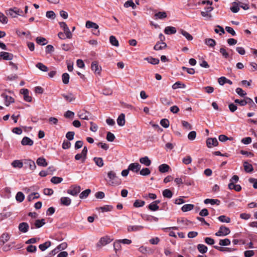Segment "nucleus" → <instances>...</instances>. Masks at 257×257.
Wrapping results in <instances>:
<instances>
[{"label":"nucleus","mask_w":257,"mask_h":257,"mask_svg":"<svg viewBox=\"0 0 257 257\" xmlns=\"http://www.w3.org/2000/svg\"><path fill=\"white\" fill-rule=\"evenodd\" d=\"M40 197V195L37 192L32 193L27 197L28 201L31 202L35 199H38Z\"/></svg>","instance_id":"c85d7f7f"},{"label":"nucleus","mask_w":257,"mask_h":257,"mask_svg":"<svg viewBox=\"0 0 257 257\" xmlns=\"http://www.w3.org/2000/svg\"><path fill=\"white\" fill-rule=\"evenodd\" d=\"M197 247L198 251L201 253H205L208 250L207 247L202 244H198Z\"/></svg>","instance_id":"c756f323"},{"label":"nucleus","mask_w":257,"mask_h":257,"mask_svg":"<svg viewBox=\"0 0 257 257\" xmlns=\"http://www.w3.org/2000/svg\"><path fill=\"white\" fill-rule=\"evenodd\" d=\"M63 97L69 102H71L75 99V96L71 93H69L68 94H63L62 95Z\"/></svg>","instance_id":"473e14b6"},{"label":"nucleus","mask_w":257,"mask_h":257,"mask_svg":"<svg viewBox=\"0 0 257 257\" xmlns=\"http://www.w3.org/2000/svg\"><path fill=\"white\" fill-rule=\"evenodd\" d=\"M2 96L5 98V104L8 106L11 103L14 102V99L7 94H3Z\"/></svg>","instance_id":"dca6fc26"},{"label":"nucleus","mask_w":257,"mask_h":257,"mask_svg":"<svg viewBox=\"0 0 257 257\" xmlns=\"http://www.w3.org/2000/svg\"><path fill=\"white\" fill-rule=\"evenodd\" d=\"M125 115L121 113L117 119V123L118 125L122 126L125 124Z\"/></svg>","instance_id":"a211bd4d"},{"label":"nucleus","mask_w":257,"mask_h":257,"mask_svg":"<svg viewBox=\"0 0 257 257\" xmlns=\"http://www.w3.org/2000/svg\"><path fill=\"white\" fill-rule=\"evenodd\" d=\"M230 232V231L229 228L222 225L220 227L219 230L215 233V235L217 236H226L229 234Z\"/></svg>","instance_id":"20e7f679"},{"label":"nucleus","mask_w":257,"mask_h":257,"mask_svg":"<svg viewBox=\"0 0 257 257\" xmlns=\"http://www.w3.org/2000/svg\"><path fill=\"white\" fill-rule=\"evenodd\" d=\"M160 124L163 127L168 128L169 126L170 122L168 119L164 118L160 121Z\"/></svg>","instance_id":"4d7b16f0"},{"label":"nucleus","mask_w":257,"mask_h":257,"mask_svg":"<svg viewBox=\"0 0 257 257\" xmlns=\"http://www.w3.org/2000/svg\"><path fill=\"white\" fill-rule=\"evenodd\" d=\"M63 181V178L59 177H53L51 179V182L55 184L61 183Z\"/></svg>","instance_id":"864d4df0"},{"label":"nucleus","mask_w":257,"mask_h":257,"mask_svg":"<svg viewBox=\"0 0 257 257\" xmlns=\"http://www.w3.org/2000/svg\"><path fill=\"white\" fill-rule=\"evenodd\" d=\"M91 192V190L90 189H87L85 190L82 192L80 195L79 197L81 199H84L88 197V196L89 195V194Z\"/></svg>","instance_id":"79ce46f5"},{"label":"nucleus","mask_w":257,"mask_h":257,"mask_svg":"<svg viewBox=\"0 0 257 257\" xmlns=\"http://www.w3.org/2000/svg\"><path fill=\"white\" fill-rule=\"evenodd\" d=\"M151 171L148 168H143L140 171V175L142 176H148L150 175Z\"/></svg>","instance_id":"052dcab7"},{"label":"nucleus","mask_w":257,"mask_h":257,"mask_svg":"<svg viewBox=\"0 0 257 257\" xmlns=\"http://www.w3.org/2000/svg\"><path fill=\"white\" fill-rule=\"evenodd\" d=\"M36 41L38 44H42V45H45L47 43L46 39L43 37H37Z\"/></svg>","instance_id":"3c124183"},{"label":"nucleus","mask_w":257,"mask_h":257,"mask_svg":"<svg viewBox=\"0 0 257 257\" xmlns=\"http://www.w3.org/2000/svg\"><path fill=\"white\" fill-rule=\"evenodd\" d=\"M8 20L7 17L2 13L0 12V22L4 24L8 23Z\"/></svg>","instance_id":"bf43d9fd"},{"label":"nucleus","mask_w":257,"mask_h":257,"mask_svg":"<svg viewBox=\"0 0 257 257\" xmlns=\"http://www.w3.org/2000/svg\"><path fill=\"white\" fill-rule=\"evenodd\" d=\"M60 202L62 205L69 206L71 203V200L67 197H63L60 199Z\"/></svg>","instance_id":"b1692460"},{"label":"nucleus","mask_w":257,"mask_h":257,"mask_svg":"<svg viewBox=\"0 0 257 257\" xmlns=\"http://www.w3.org/2000/svg\"><path fill=\"white\" fill-rule=\"evenodd\" d=\"M93 160L95 164L99 167H101L103 166V161L101 158L100 157H94Z\"/></svg>","instance_id":"e433bc0d"},{"label":"nucleus","mask_w":257,"mask_h":257,"mask_svg":"<svg viewBox=\"0 0 257 257\" xmlns=\"http://www.w3.org/2000/svg\"><path fill=\"white\" fill-rule=\"evenodd\" d=\"M232 6L230 8V10L232 13H237L239 10V7L238 4L236 2H233L232 3Z\"/></svg>","instance_id":"cd10ccee"},{"label":"nucleus","mask_w":257,"mask_h":257,"mask_svg":"<svg viewBox=\"0 0 257 257\" xmlns=\"http://www.w3.org/2000/svg\"><path fill=\"white\" fill-rule=\"evenodd\" d=\"M206 145L208 148H211L212 147H216L218 146V142L215 138H208L206 140Z\"/></svg>","instance_id":"9d476101"},{"label":"nucleus","mask_w":257,"mask_h":257,"mask_svg":"<svg viewBox=\"0 0 257 257\" xmlns=\"http://www.w3.org/2000/svg\"><path fill=\"white\" fill-rule=\"evenodd\" d=\"M139 161L141 164H144L146 166H149L151 164V160L147 156L141 158Z\"/></svg>","instance_id":"6ab92c4d"},{"label":"nucleus","mask_w":257,"mask_h":257,"mask_svg":"<svg viewBox=\"0 0 257 257\" xmlns=\"http://www.w3.org/2000/svg\"><path fill=\"white\" fill-rule=\"evenodd\" d=\"M230 244V241L228 238L220 239L219 242V244L221 246H226L229 245Z\"/></svg>","instance_id":"6e6d98bb"},{"label":"nucleus","mask_w":257,"mask_h":257,"mask_svg":"<svg viewBox=\"0 0 257 257\" xmlns=\"http://www.w3.org/2000/svg\"><path fill=\"white\" fill-rule=\"evenodd\" d=\"M87 148L86 147H84L80 154H77L75 156L76 160H79L81 159L82 163H84L86 159V156L87 153Z\"/></svg>","instance_id":"f03ea898"},{"label":"nucleus","mask_w":257,"mask_h":257,"mask_svg":"<svg viewBox=\"0 0 257 257\" xmlns=\"http://www.w3.org/2000/svg\"><path fill=\"white\" fill-rule=\"evenodd\" d=\"M36 163L39 166L41 167H46L48 165V163L46 162V159L44 157H39L37 159Z\"/></svg>","instance_id":"f3484780"},{"label":"nucleus","mask_w":257,"mask_h":257,"mask_svg":"<svg viewBox=\"0 0 257 257\" xmlns=\"http://www.w3.org/2000/svg\"><path fill=\"white\" fill-rule=\"evenodd\" d=\"M14 168H22L23 166V163L21 160H16L13 161L11 164Z\"/></svg>","instance_id":"a878e982"},{"label":"nucleus","mask_w":257,"mask_h":257,"mask_svg":"<svg viewBox=\"0 0 257 257\" xmlns=\"http://www.w3.org/2000/svg\"><path fill=\"white\" fill-rule=\"evenodd\" d=\"M14 58V55L7 52L2 51L0 52V60L3 59L4 60H11Z\"/></svg>","instance_id":"1a4fd4ad"},{"label":"nucleus","mask_w":257,"mask_h":257,"mask_svg":"<svg viewBox=\"0 0 257 257\" xmlns=\"http://www.w3.org/2000/svg\"><path fill=\"white\" fill-rule=\"evenodd\" d=\"M106 139L109 142H113L115 139V136L112 133L108 132L106 135Z\"/></svg>","instance_id":"338daca9"},{"label":"nucleus","mask_w":257,"mask_h":257,"mask_svg":"<svg viewBox=\"0 0 257 257\" xmlns=\"http://www.w3.org/2000/svg\"><path fill=\"white\" fill-rule=\"evenodd\" d=\"M10 239V235L8 233H4L1 237V241L3 242V244H4L5 242H7Z\"/></svg>","instance_id":"5fc2aeb1"},{"label":"nucleus","mask_w":257,"mask_h":257,"mask_svg":"<svg viewBox=\"0 0 257 257\" xmlns=\"http://www.w3.org/2000/svg\"><path fill=\"white\" fill-rule=\"evenodd\" d=\"M167 44L164 42H158L154 47L155 50L158 51L165 49L167 47Z\"/></svg>","instance_id":"412c9836"},{"label":"nucleus","mask_w":257,"mask_h":257,"mask_svg":"<svg viewBox=\"0 0 257 257\" xmlns=\"http://www.w3.org/2000/svg\"><path fill=\"white\" fill-rule=\"evenodd\" d=\"M80 191L81 188L79 186L72 185L67 190V192L69 194L75 196L80 193Z\"/></svg>","instance_id":"7ed1b4c3"},{"label":"nucleus","mask_w":257,"mask_h":257,"mask_svg":"<svg viewBox=\"0 0 257 257\" xmlns=\"http://www.w3.org/2000/svg\"><path fill=\"white\" fill-rule=\"evenodd\" d=\"M123 6L125 8H127L128 7H132L133 9H135L136 8V6L133 2V0H127V1L124 3Z\"/></svg>","instance_id":"f704fd0d"},{"label":"nucleus","mask_w":257,"mask_h":257,"mask_svg":"<svg viewBox=\"0 0 257 257\" xmlns=\"http://www.w3.org/2000/svg\"><path fill=\"white\" fill-rule=\"evenodd\" d=\"M109 41L110 44L114 46L118 47L119 46V42L114 36H110Z\"/></svg>","instance_id":"a19ab883"},{"label":"nucleus","mask_w":257,"mask_h":257,"mask_svg":"<svg viewBox=\"0 0 257 257\" xmlns=\"http://www.w3.org/2000/svg\"><path fill=\"white\" fill-rule=\"evenodd\" d=\"M204 203L206 204L210 203L211 205H219L220 203V201L218 199H206L204 200Z\"/></svg>","instance_id":"bb28decb"},{"label":"nucleus","mask_w":257,"mask_h":257,"mask_svg":"<svg viewBox=\"0 0 257 257\" xmlns=\"http://www.w3.org/2000/svg\"><path fill=\"white\" fill-rule=\"evenodd\" d=\"M45 224V219L36 220L35 222V226L36 228H40Z\"/></svg>","instance_id":"de8ad7c7"},{"label":"nucleus","mask_w":257,"mask_h":257,"mask_svg":"<svg viewBox=\"0 0 257 257\" xmlns=\"http://www.w3.org/2000/svg\"><path fill=\"white\" fill-rule=\"evenodd\" d=\"M169 166L166 164H162L159 167V171L162 173L168 172L169 170Z\"/></svg>","instance_id":"5701e85b"},{"label":"nucleus","mask_w":257,"mask_h":257,"mask_svg":"<svg viewBox=\"0 0 257 257\" xmlns=\"http://www.w3.org/2000/svg\"><path fill=\"white\" fill-rule=\"evenodd\" d=\"M36 67L43 72H47L48 71V67L41 62H39L36 64Z\"/></svg>","instance_id":"37998d69"},{"label":"nucleus","mask_w":257,"mask_h":257,"mask_svg":"<svg viewBox=\"0 0 257 257\" xmlns=\"http://www.w3.org/2000/svg\"><path fill=\"white\" fill-rule=\"evenodd\" d=\"M243 167L244 169L246 172L250 173L253 170V167L251 164L248 163L247 162H244L243 163Z\"/></svg>","instance_id":"393cba45"},{"label":"nucleus","mask_w":257,"mask_h":257,"mask_svg":"<svg viewBox=\"0 0 257 257\" xmlns=\"http://www.w3.org/2000/svg\"><path fill=\"white\" fill-rule=\"evenodd\" d=\"M160 100L163 104L166 105H170L172 104V102L166 97H162L160 98Z\"/></svg>","instance_id":"0e129e2a"},{"label":"nucleus","mask_w":257,"mask_h":257,"mask_svg":"<svg viewBox=\"0 0 257 257\" xmlns=\"http://www.w3.org/2000/svg\"><path fill=\"white\" fill-rule=\"evenodd\" d=\"M155 17L156 19H163L167 17V14L165 12H159L155 14Z\"/></svg>","instance_id":"4c0bfd02"},{"label":"nucleus","mask_w":257,"mask_h":257,"mask_svg":"<svg viewBox=\"0 0 257 257\" xmlns=\"http://www.w3.org/2000/svg\"><path fill=\"white\" fill-rule=\"evenodd\" d=\"M180 33L184 36L188 41H191L193 39V37L189 33L185 31L183 29L180 30Z\"/></svg>","instance_id":"72a5a7b5"},{"label":"nucleus","mask_w":257,"mask_h":257,"mask_svg":"<svg viewBox=\"0 0 257 257\" xmlns=\"http://www.w3.org/2000/svg\"><path fill=\"white\" fill-rule=\"evenodd\" d=\"M25 164L32 171H34L36 168L35 162L31 160H26Z\"/></svg>","instance_id":"4468645a"},{"label":"nucleus","mask_w":257,"mask_h":257,"mask_svg":"<svg viewBox=\"0 0 257 257\" xmlns=\"http://www.w3.org/2000/svg\"><path fill=\"white\" fill-rule=\"evenodd\" d=\"M218 219L221 222L229 223L230 222V218L225 215L219 216Z\"/></svg>","instance_id":"a18cd8bd"},{"label":"nucleus","mask_w":257,"mask_h":257,"mask_svg":"<svg viewBox=\"0 0 257 257\" xmlns=\"http://www.w3.org/2000/svg\"><path fill=\"white\" fill-rule=\"evenodd\" d=\"M196 137V133L195 131H191L190 132L188 135V138L189 140L193 141L195 140Z\"/></svg>","instance_id":"774afa93"},{"label":"nucleus","mask_w":257,"mask_h":257,"mask_svg":"<svg viewBox=\"0 0 257 257\" xmlns=\"http://www.w3.org/2000/svg\"><path fill=\"white\" fill-rule=\"evenodd\" d=\"M27 251L29 252L33 253L36 251L37 247L35 245H29L27 247Z\"/></svg>","instance_id":"e2e57ef3"},{"label":"nucleus","mask_w":257,"mask_h":257,"mask_svg":"<svg viewBox=\"0 0 257 257\" xmlns=\"http://www.w3.org/2000/svg\"><path fill=\"white\" fill-rule=\"evenodd\" d=\"M205 44L210 47H214L216 45V42L214 39L208 38L204 41Z\"/></svg>","instance_id":"7c9ffc66"},{"label":"nucleus","mask_w":257,"mask_h":257,"mask_svg":"<svg viewBox=\"0 0 257 257\" xmlns=\"http://www.w3.org/2000/svg\"><path fill=\"white\" fill-rule=\"evenodd\" d=\"M21 93L24 95V99L27 102H31L32 98V97L29 95V90L27 89H22L21 90Z\"/></svg>","instance_id":"ddd939ff"},{"label":"nucleus","mask_w":257,"mask_h":257,"mask_svg":"<svg viewBox=\"0 0 257 257\" xmlns=\"http://www.w3.org/2000/svg\"><path fill=\"white\" fill-rule=\"evenodd\" d=\"M148 208L151 211H155L159 209V206L158 205H156V203L155 202H153L149 205Z\"/></svg>","instance_id":"680f3d73"},{"label":"nucleus","mask_w":257,"mask_h":257,"mask_svg":"<svg viewBox=\"0 0 257 257\" xmlns=\"http://www.w3.org/2000/svg\"><path fill=\"white\" fill-rule=\"evenodd\" d=\"M78 116L82 119L88 120L91 118V113L85 110H80L78 112Z\"/></svg>","instance_id":"0eeeda50"},{"label":"nucleus","mask_w":257,"mask_h":257,"mask_svg":"<svg viewBox=\"0 0 257 257\" xmlns=\"http://www.w3.org/2000/svg\"><path fill=\"white\" fill-rule=\"evenodd\" d=\"M111 241V239L108 236L102 237L97 243L96 246L97 247H101L110 243Z\"/></svg>","instance_id":"423d86ee"},{"label":"nucleus","mask_w":257,"mask_h":257,"mask_svg":"<svg viewBox=\"0 0 257 257\" xmlns=\"http://www.w3.org/2000/svg\"><path fill=\"white\" fill-rule=\"evenodd\" d=\"M164 33L167 35L174 34L176 33V29L175 27L168 26L165 28Z\"/></svg>","instance_id":"aec40b11"},{"label":"nucleus","mask_w":257,"mask_h":257,"mask_svg":"<svg viewBox=\"0 0 257 257\" xmlns=\"http://www.w3.org/2000/svg\"><path fill=\"white\" fill-rule=\"evenodd\" d=\"M51 242L50 241H46L43 244L39 245V248L42 250L44 251L51 245Z\"/></svg>","instance_id":"2f4dec72"},{"label":"nucleus","mask_w":257,"mask_h":257,"mask_svg":"<svg viewBox=\"0 0 257 257\" xmlns=\"http://www.w3.org/2000/svg\"><path fill=\"white\" fill-rule=\"evenodd\" d=\"M85 27L88 29L93 28V29H95L97 31H96V32H94L93 34L96 36H98L99 35L100 32L99 30H98L99 26L96 23L92 22L90 21H87L86 22Z\"/></svg>","instance_id":"39448f33"},{"label":"nucleus","mask_w":257,"mask_h":257,"mask_svg":"<svg viewBox=\"0 0 257 257\" xmlns=\"http://www.w3.org/2000/svg\"><path fill=\"white\" fill-rule=\"evenodd\" d=\"M145 204V202L143 200H136L134 203V206L135 207H140L143 206Z\"/></svg>","instance_id":"603ef678"},{"label":"nucleus","mask_w":257,"mask_h":257,"mask_svg":"<svg viewBox=\"0 0 257 257\" xmlns=\"http://www.w3.org/2000/svg\"><path fill=\"white\" fill-rule=\"evenodd\" d=\"M163 195L164 197L171 198L173 196L172 192L168 189H166L163 191Z\"/></svg>","instance_id":"58836bf2"},{"label":"nucleus","mask_w":257,"mask_h":257,"mask_svg":"<svg viewBox=\"0 0 257 257\" xmlns=\"http://www.w3.org/2000/svg\"><path fill=\"white\" fill-rule=\"evenodd\" d=\"M62 78L63 83L64 84H67L69 83L70 77L68 73H63L62 76Z\"/></svg>","instance_id":"49530a36"},{"label":"nucleus","mask_w":257,"mask_h":257,"mask_svg":"<svg viewBox=\"0 0 257 257\" xmlns=\"http://www.w3.org/2000/svg\"><path fill=\"white\" fill-rule=\"evenodd\" d=\"M91 69L95 74L99 75L101 71V67L97 61H93L91 64Z\"/></svg>","instance_id":"6e6552de"},{"label":"nucleus","mask_w":257,"mask_h":257,"mask_svg":"<svg viewBox=\"0 0 257 257\" xmlns=\"http://www.w3.org/2000/svg\"><path fill=\"white\" fill-rule=\"evenodd\" d=\"M17 12L15 11V9H10L9 10H8L7 12V14L8 15L10 16L12 18H16L17 17Z\"/></svg>","instance_id":"13d9d810"},{"label":"nucleus","mask_w":257,"mask_h":257,"mask_svg":"<svg viewBox=\"0 0 257 257\" xmlns=\"http://www.w3.org/2000/svg\"><path fill=\"white\" fill-rule=\"evenodd\" d=\"M145 60H147L148 62L152 64L156 65L158 64L159 63V60L157 58H146L145 59Z\"/></svg>","instance_id":"c03bdc74"},{"label":"nucleus","mask_w":257,"mask_h":257,"mask_svg":"<svg viewBox=\"0 0 257 257\" xmlns=\"http://www.w3.org/2000/svg\"><path fill=\"white\" fill-rule=\"evenodd\" d=\"M143 228V226L141 225H130L127 227V231L129 232L137 231L141 230Z\"/></svg>","instance_id":"4be33fe9"},{"label":"nucleus","mask_w":257,"mask_h":257,"mask_svg":"<svg viewBox=\"0 0 257 257\" xmlns=\"http://www.w3.org/2000/svg\"><path fill=\"white\" fill-rule=\"evenodd\" d=\"M120 243H121V242L119 240H116L114 242L113 247L116 251L120 249V248H121Z\"/></svg>","instance_id":"69168bd1"},{"label":"nucleus","mask_w":257,"mask_h":257,"mask_svg":"<svg viewBox=\"0 0 257 257\" xmlns=\"http://www.w3.org/2000/svg\"><path fill=\"white\" fill-rule=\"evenodd\" d=\"M21 144L23 146H31L33 145L34 142L32 140L27 137L23 138L21 141Z\"/></svg>","instance_id":"2eb2a0df"},{"label":"nucleus","mask_w":257,"mask_h":257,"mask_svg":"<svg viewBox=\"0 0 257 257\" xmlns=\"http://www.w3.org/2000/svg\"><path fill=\"white\" fill-rule=\"evenodd\" d=\"M141 167V166L138 163H133L130 164L128 168L130 171L137 173L140 171Z\"/></svg>","instance_id":"9b49d317"},{"label":"nucleus","mask_w":257,"mask_h":257,"mask_svg":"<svg viewBox=\"0 0 257 257\" xmlns=\"http://www.w3.org/2000/svg\"><path fill=\"white\" fill-rule=\"evenodd\" d=\"M112 207L110 205H105L103 207H100L97 208V210H101L102 212H107L110 211Z\"/></svg>","instance_id":"8fccbe9b"},{"label":"nucleus","mask_w":257,"mask_h":257,"mask_svg":"<svg viewBox=\"0 0 257 257\" xmlns=\"http://www.w3.org/2000/svg\"><path fill=\"white\" fill-rule=\"evenodd\" d=\"M107 176L108 177V183L110 186H118L120 184L121 180L116 176V173L110 171L108 172Z\"/></svg>","instance_id":"f257e3e1"},{"label":"nucleus","mask_w":257,"mask_h":257,"mask_svg":"<svg viewBox=\"0 0 257 257\" xmlns=\"http://www.w3.org/2000/svg\"><path fill=\"white\" fill-rule=\"evenodd\" d=\"M19 230L22 233H26L28 232L29 228V225L27 222L20 223L18 226Z\"/></svg>","instance_id":"f8f14e48"},{"label":"nucleus","mask_w":257,"mask_h":257,"mask_svg":"<svg viewBox=\"0 0 257 257\" xmlns=\"http://www.w3.org/2000/svg\"><path fill=\"white\" fill-rule=\"evenodd\" d=\"M185 87L186 85L180 81L176 82L172 85V88L173 89H176L179 88H185Z\"/></svg>","instance_id":"09e8293b"},{"label":"nucleus","mask_w":257,"mask_h":257,"mask_svg":"<svg viewBox=\"0 0 257 257\" xmlns=\"http://www.w3.org/2000/svg\"><path fill=\"white\" fill-rule=\"evenodd\" d=\"M25 199V195L22 192H18L16 195V199L19 202H22Z\"/></svg>","instance_id":"c9c22d12"},{"label":"nucleus","mask_w":257,"mask_h":257,"mask_svg":"<svg viewBox=\"0 0 257 257\" xmlns=\"http://www.w3.org/2000/svg\"><path fill=\"white\" fill-rule=\"evenodd\" d=\"M194 208V205L188 204H185L184 205L182 208L181 210L183 212H187L188 211H190L192 209H193Z\"/></svg>","instance_id":"ea45409f"}]
</instances>
